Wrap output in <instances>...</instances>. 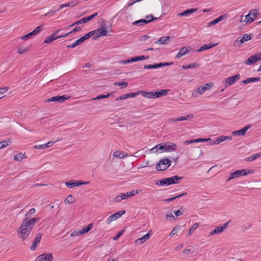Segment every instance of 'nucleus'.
I'll return each instance as SVG.
<instances>
[{
    "mask_svg": "<svg viewBox=\"0 0 261 261\" xmlns=\"http://www.w3.org/2000/svg\"><path fill=\"white\" fill-rule=\"evenodd\" d=\"M260 18V17H246V19H247V21H243L242 17L241 19H240V22L242 23L243 22H245L246 23H248V22L251 23V22L254 21L256 19L259 20V19Z\"/></svg>",
    "mask_w": 261,
    "mask_h": 261,
    "instance_id": "09e8293b",
    "label": "nucleus"
},
{
    "mask_svg": "<svg viewBox=\"0 0 261 261\" xmlns=\"http://www.w3.org/2000/svg\"><path fill=\"white\" fill-rule=\"evenodd\" d=\"M30 46H31V45H29L28 47L24 48H21V47L20 46H19L17 48L18 53H19V54H22L24 53L29 51L30 50Z\"/></svg>",
    "mask_w": 261,
    "mask_h": 261,
    "instance_id": "3c124183",
    "label": "nucleus"
},
{
    "mask_svg": "<svg viewBox=\"0 0 261 261\" xmlns=\"http://www.w3.org/2000/svg\"><path fill=\"white\" fill-rule=\"evenodd\" d=\"M169 39V36L162 37L160 38L156 41H155V43L160 44H166L167 43V41H168Z\"/></svg>",
    "mask_w": 261,
    "mask_h": 261,
    "instance_id": "c756f323",
    "label": "nucleus"
},
{
    "mask_svg": "<svg viewBox=\"0 0 261 261\" xmlns=\"http://www.w3.org/2000/svg\"><path fill=\"white\" fill-rule=\"evenodd\" d=\"M171 165V161L167 158H164L160 160L159 162L156 164V170L159 171H164Z\"/></svg>",
    "mask_w": 261,
    "mask_h": 261,
    "instance_id": "7ed1b4c3",
    "label": "nucleus"
},
{
    "mask_svg": "<svg viewBox=\"0 0 261 261\" xmlns=\"http://www.w3.org/2000/svg\"><path fill=\"white\" fill-rule=\"evenodd\" d=\"M114 85L121 86V88L123 89L126 87L128 85V84L125 81L117 82L114 83Z\"/></svg>",
    "mask_w": 261,
    "mask_h": 261,
    "instance_id": "5fc2aeb1",
    "label": "nucleus"
},
{
    "mask_svg": "<svg viewBox=\"0 0 261 261\" xmlns=\"http://www.w3.org/2000/svg\"><path fill=\"white\" fill-rule=\"evenodd\" d=\"M121 194H122V196L123 198V199H127L128 198L135 195L134 191L128 192L126 193H121Z\"/></svg>",
    "mask_w": 261,
    "mask_h": 261,
    "instance_id": "8fccbe9b",
    "label": "nucleus"
},
{
    "mask_svg": "<svg viewBox=\"0 0 261 261\" xmlns=\"http://www.w3.org/2000/svg\"><path fill=\"white\" fill-rule=\"evenodd\" d=\"M166 218L169 220H174L175 217L171 213H167L166 215Z\"/></svg>",
    "mask_w": 261,
    "mask_h": 261,
    "instance_id": "0e129e2a",
    "label": "nucleus"
},
{
    "mask_svg": "<svg viewBox=\"0 0 261 261\" xmlns=\"http://www.w3.org/2000/svg\"><path fill=\"white\" fill-rule=\"evenodd\" d=\"M177 146L171 142L164 143V152H171L176 150Z\"/></svg>",
    "mask_w": 261,
    "mask_h": 261,
    "instance_id": "f3484780",
    "label": "nucleus"
},
{
    "mask_svg": "<svg viewBox=\"0 0 261 261\" xmlns=\"http://www.w3.org/2000/svg\"><path fill=\"white\" fill-rule=\"evenodd\" d=\"M256 62L257 61L256 60V58H255L254 55H253L251 56L246 60H245L244 63L246 65H251Z\"/></svg>",
    "mask_w": 261,
    "mask_h": 261,
    "instance_id": "f704fd0d",
    "label": "nucleus"
},
{
    "mask_svg": "<svg viewBox=\"0 0 261 261\" xmlns=\"http://www.w3.org/2000/svg\"><path fill=\"white\" fill-rule=\"evenodd\" d=\"M160 68L159 63H155L152 65H145L144 68L146 69H156Z\"/></svg>",
    "mask_w": 261,
    "mask_h": 261,
    "instance_id": "a18cd8bd",
    "label": "nucleus"
},
{
    "mask_svg": "<svg viewBox=\"0 0 261 261\" xmlns=\"http://www.w3.org/2000/svg\"><path fill=\"white\" fill-rule=\"evenodd\" d=\"M260 156H261V152H259V153H256L254 154H252L250 156L246 158L245 159V160L247 162H251V161H253L256 160V159H257L258 157H260Z\"/></svg>",
    "mask_w": 261,
    "mask_h": 261,
    "instance_id": "4c0bfd02",
    "label": "nucleus"
},
{
    "mask_svg": "<svg viewBox=\"0 0 261 261\" xmlns=\"http://www.w3.org/2000/svg\"><path fill=\"white\" fill-rule=\"evenodd\" d=\"M216 44H212V43H208L203 45V46H201L197 51L198 52L202 51L204 50L209 49L210 48H212V47H214L215 45H216Z\"/></svg>",
    "mask_w": 261,
    "mask_h": 261,
    "instance_id": "7c9ffc66",
    "label": "nucleus"
},
{
    "mask_svg": "<svg viewBox=\"0 0 261 261\" xmlns=\"http://www.w3.org/2000/svg\"><path fill=\"white\" fill-rule=\"evenodd\" d=\"M53 259L51 253H44L39 255L35 261H52Z\"/></svg>",
    "mask_w": 261,
    "mask_h": 261,
    "instance_id": "dca6fc26",
    "label": "nucleus"
},
{
    "mask_svg": "<svg viewBox=\"0 0 261 261\" xmlns=\"http://www.w3.org/2000/svg\"><path fill=\"white\" fill-rule=\"evenodd\" d=\"M60 31V30H57L55 31L51 35L47 37H46L44 40V42L45 43L48 44L52 42L54 40H56L58 39H59V36L57 35L59 32Z\"/></svg>",
    "mask_w": 261,
    "mask_h": 261,
    "instance_id": "4468645a",
    "label": "nucleus"
},
{
    "mask_svg": "<svg viewBox=\"0 0 261 261\" xmlns=\"http://www.w3.org/2000/svg\"><path fill=\"white\" fill-rule=\"evenodd\" d=\"M164 143L158 144L154 147L150 149V153H158V151L161 150V152H164Z\"/></svg>",
    "mask_w": 261,
    "mask_h": 261,
    "instance_id": "5701e85b",
    "label": "nucleus"
},
{
    "mask_svg": "<svg viewBox=\"0 0 261 261\" xmlns=\"http://www.w3.org/2000/svg\"><path fill=\"white\" fill-rule=\"evenodd\" d=\"M187 194V193H183L179 194L175 197L165 199L164 201L167 202H170L176 198H180V197L186 195Z\"/></svg>",
    "mask_w": 261,
    "mask_h": 261,
    "instance_id": "37998d69",
    "label": "nucleus"
},
{
    "mask_svg": "<svg viewBox=\"0 0 261 261\" xmlns=\"http://www.w3.org/2000/svg\"><path fill=\"white\" fill-rule=\"evenodd\" d=\"M8 143H11V141L9 140H8L7 141H3L0 142V149L8 146L9 145Z\"/></svg>",
    "mask_w": 261,
    "mask_h": 261,
    "instance_id": "052dcab7",
    "label": "nucleus"
},
{
    "mask_svg": "<svg viewBox=\"0 0 261 261\" xmlns=\"http://www.w3.org/2000/svg\"><path fill=\"white\" fill-rule=\"evenodd\" d=\"M73 2H69L66 4H62L60 6L59 8H54L50 11L48 13H46L44 15L46 16L47 14L50 15H54L56 14V12H58L60 9H61L64 7H72L74 6Z\"/></svg>",
    "mask_w": 261,
    "mask_h": 261,
    "instance_id": "1a4fd4ad",
    "label": "nucleus"
},
{
    "mask_svg": "<svg viewBox=\"0 0 261 261\" xmlns=\"http://www.w3.org/2000/svg\"><path fill=\"white\" fill-rule=\"evenodd\" d=\"M183 176L180 177L177 175L173 176L170 177L163 178L162 179L155 181V184L157 186H169L171 185L178 183V180L182 179Z\"/></svg>",
    "mask_w": 261,
    "mask_h": 261,
    "instance_id": "f257e3e1",
    "label": "nucleus"
},
{
    "mask_svg": "<svg viewBox=\"0 0 261 261\" xmlns=\"http://www.w3.org/2000/svg\"><path fill=\"white\" fill-rule=\"evenodd\" d=\"M251 125L248 124L240 130L233 131L231 134L233 136H242L246 134V132L251 127Z\"/></svg>",
    "mask_w": 261,
    "mask_h": 261,
    "instance_id": "2eb2a0df",
    "label": "nucleus"
},
{
    "mask_svg": "<svg viewBox=\"0 0 261 261\" xmlns=\"http://www.w3.org/2000/svg\"><path fill=\"white\" fill-rule=\"evenodd\" d=\"M252 35L247 34H245L243 35L242 36L239 37L234 42H233V46L236 47L240 46L242 44L244 43L246 41L250 40L251 39V36Z\"/></svg>",
    "mask_w": 261,
    "mask_h": 261,
    "instance_id": "39448f33",
    "label": "nucleus"
},
{
    "mask_svg": "<svg viewBox=\"0 0 261 261\" xmlns=\"http://www.w3.org/2000/svg\"><path fill=\"white\" fill-rule=\"evenodd\" d=\"M151 18L148 20H146L144 19H141L138 20H136L134 21L132 24L135 25L137 26H142L149 22H151L155 20H157L160 17H150Z\"/></svg>",
    "mask_w": 261,
    "mask_h": 261,
    "instance_id": "f8f14e48",
    "label": "nucleus"
},
{
    "mask_svg": "<svg viewBox=\"0 0 261 261\" xmlns=\"http://www.w3.org/2000/svg\"><path fill=\"white\" fill-rule=\"evenodd\" d=\"M41 237L42 234L40 233H39L37 234L32 243V245L30 247V250H34L37 248L39 243L40 242Z\"/></svg>",
    "mask_w": 261,
    "mask_h": 261,
    "instance_id": "4be33fe9",
    "label": "nucleus"
},
{
    "mask_svg": "<svg viewBox=\"0 0 261 261\" xmlns=\"http://www.w3.org/2000/svg\"><path fill=\"white\" fill-rule=\"evenodd\" d=\"M254 172V170L248 169L236 170L230 173L229 177L226 179V181H228L234 178L253 174Z\"/></svg>",
    "mask_w": 261,
    "mask_h": 261,
    "instance_id": "f03ea898",
    "label": "nucleus"
},
{
    "mask_svg": "<svg viewBox=\"0 0 261 261\" xmlns=\"http://www.w3.org/2000/svg\"><path fill=\"white\" fill-rule=\"evenodd\" d=\"M141 1L142 0H133L132 2L130 3H129L127 5V6H126V8L125 7L123 10H122L121 11H120L119 13H118L117 14V15H119V14L120 15H122L124 13V11H125V9H127L128 7L131 6L134 4H135V3L139 2Z\"/></svg>",
    "mask_w": 261,
    "mask_h": 261,
    "instance_id": "79ce46f5",
    "label": "nucleus"
},
{
    "mask_svg": "<svg viewBox=\"0 0 261 261\" xmlns=\"http://www.w3.org/2000/svg\"><path fill=\"white\" fill-rule=\"evenodd\" d=\"M194 117V115L193 114H189L186 116H180L176 118H170L169 120V122H174L176 121H181L185 120H190L191 118Z\"/></svg>",
    "mask_w": 261,
    "mask_h": 261,
    "instance_id": "6ab92c4d",
    "label": "nucleus"
},
{
    "mask_svg": "<svg viewBox=\"0 0 261 261\" xmlns=\"http://www.w3.org/2000/svg\"><path fill=\"white\" fill-rule=\"evenodd\" d=\"M244 13L241 15L240 16H257L259 15V14L256 11L255 9H253L250 11L249 13L248 14L244 15Z\"/></svg>",
    "mask_w": 261,
    "mask_h": 261,
    "instance_id": "de8ad7c7",
    "label": "nucleus"
},
{
    "mask_svg": "<svg viewBox=\"0 0 261 261\" xmlns=\"http://www.w3.org/2000/svg\"><path fill=\"white\" fill-rule=\"evenodd\" d=\"M39 218L34 217L30 219L28 217L25 218L23 220V225L25 224V226L30 227L32 228L33 226L39 220Z\"/></svg>",
    "mask_w": 261,
    "mask_h": 261,
    "instance_id": "6e6552de",
    "label": "nucleus"
},
{
    "mask_svg": "<svg viewBox=\"0 0 261 261\" xmlns=\"http://www.w3.org/2000/svg\"><path fill=\"white\" fill-rule=\"evenodd\" d=\"M126 212L124 210L117 212L111 215L107 219V223L110 224L112 221L116 220L120 218L122 215L125 214Z\"/></svg>",
    "mask_w": 261,
    "mask_h": 261,
    "instance_id": "9b49d317",
    "label": "nucleus"
},
{
    "mask_svg": "<svg viewBox=\"0 0 261 261\" xmlns=\"http://www.w3.org/2000/svg\"><path fill=\"white\" fill-rule=\"evenodd\" d=\"M124 231H125L124 229H122V230L118 231L117 233V234L115 236L113 237V240L114 241L117 240L122 236V234L124 233Z\"/></svg>",
    "mask_w": 261,
    "mask_h": 261,
    "instance_id": "bf43d9fd",
    "label": "nucleus"
},
{
    "mask_svg": "<svg viewBox=\"0 0 261 261\" xmlns=\"http://www.w3.org/2000/svg\"><path fill=\"white\" fill-rule=\"evenodd\" d=\"M140 93H141V91H136L135 92H132L128 94H126L125 97L126 98H130V97H134L138 95Z\"/></svg>",
    "mask_w": 261,
    "mask_h": 261,
    "instance_id": "4d7b16f0",
    "label": "nucleus"
},
{
    "mask_svg": "<svg viewBox=\"0 0 261 261\" xmlns=\"http://www.w3.org/2000/svg\"><path fill=\"white\" fill-rule=\"evenodd\" d=\"M56 141L53 142V141H50L47 143H46L42 145H35L34 146V147L36 149H44L45 148H47L51 146Z\"/></svg>",
    "mask_w": 261,
    "mask_h": 261,
    "instance_id": "c85d7f7f",
    "label": "nucleus"
},
{
    "mask_svg": "<svg viewBox=\"0 0 261 261\" xmlns=\"http://www.w3.org/2000/svg\"><path fill=\"white\" fill-rule=\"evenodd\" d=\"M188 52L189 50H188L187 48L186 47H183L180 49L179 51L176 56V58H179L183 56L186 55Z\"/></svg>",
    "mask_w": 261,
    "mask_h": 261,
    "instance_id": "2f4dec72",
    "label": "nucleus"
},
{
    "mask_svg": "<svg viewBox=\"0 0 261 261\" xmlns=\"http://www.w3.org/2000/svg\"><path fill=\"white\" fill-rule=\"evenodd\" d=\"M254 56L257 62L261 60V52L256 53L254 54Z\"/></svg>",
    "mask_w": 261,
    "mask_h": 261,
    "instance_id": "338daca9",
    "label": "nucleus"
},
{
    "mask_svg": "<svg viewBox=\"0 0 261 261\" xmlns=\"http://www.w3.org/2000/svg\"><path fill=\"white\" fill-rule=\"evenodd\" d=\"M32 228L29 226H25V224L23 225V221L20 226L17 229V232L20 233L21 236L19 237L24 240L26 239V236H28L31 232Z\"/></svg>",
    "mask_w": 261,
    "mask_h": 261,
    "instance_id": "20e7f679",
    "label": "nucleus"
},
{
    "mask_svg": "<svg viewBox=\"0 0 261 261\" xmlns=\"http://www.w3.org/2000/svg\"><path fill=\"white\" fill-rule=\"evenodd\" d=\"M94 31L95 33L94 36L92 37V39L93 40H96L98 37L102 36H106L108 34V30H105V27H101L98 28L97 29H96L95 30H93Z\"/></svg>",
    "mask_w": 261,
    "mask_h": 261,
    "instance_id": "9d476101",
    "label": "nucleus"
},
{
    "mask_svg": "<svg viewBox=\"0 0 261 261\" xmlns=\"http://www.w3.org/2000/svg\"><path fill=\"white\" fill-rule=\"evenodd\" d=\"M211 138L205 139V138H198L194 140H186L183 142V144L184 145H189L192 144L193 143H199V142H207L208 141H211Z\"/></svg>",
    "mask_w": 261,
    "mask_h": 261,
    "instance_id": "412c9836",
    "label": "nucleus"
},
{
    "mask_svg": "<svg viewBox=\"0 0 261 261\" xmlns=\"http://www.w3.org/2000/svg\"><path fill=\"white\" fill-rule=\"evenodd\" d=\"M93 224H89L86 227H85L82 229V230L79 231V236H81L83 234L88 232L92 228Z\"/></svg>",
    "mask_w": 261,
    "mask_h": 261,
    "instance_id": "72a5a7b5",
    "label": "nucleus"
},
{
    "mask_svg": "<svg viewBox=\"0 0 261 261\" xmlns=\"http://www.w3.org/2000/svg\"><path fill=\"white\" fill-rule=\"evenodd\" d=\"M169 90L161 89L156 91V98H159L163 96L167 95Z\"/></svg>",
    "mask_w": 261,
    "mask_h": 261,
    "instance_id": "e433bc0d",
    "label": "nucleus"
},
{
    "mask_svg": "<svg viewBox=\"0 0 261 261\" xmlns=\"http://www.w3.org/2000/svg\"><path fill=\"white\" fill-rule=\"evenodd\" d=\"M44 25L41 24L35 29L32 32L34 35H36L39 33L43 29Z\"/></svg>",
    "mask_w": 261,
    "mask_h": 261,
    "instance_id": "6e6d98bb",
    "label": "nucleus"
},
{
    "mask_svg": "<svg viewBox=\"0 0 261 261\" xmlns=\"http://www.w3.org/2000/svg\"><path fill=\"white\" fill-rule=\"evenodd\" d=\"M228 223L229 222H227L225 223H224L223 226L216 227L212 232H211L210 234L212 235L222 232L224 229L227 228Z\"/></svg>",
    "mask_w": 261,
    "mask_h": 261,
    "instance_id": "b1692460",
    "label": "nucleus"
},
{
    "mask_svg": "<svg viewBox=\"0 0 261 261\" xmlns=\"http://www.w3.org/2000/svg\"><path fill=\"white\" fill-rule=\"evenodd\" d=\"M151 233V231H149L146 234L142 236V237L137 239L135 241V243L138 244H142L145 242L146 241L148 240L150 236V233Z\"/></svg>",
    "mask_w": 261,
    "mask_h": 261,
    "instance_id": "a878e982",
    "label": "nucleus"
},
{
    "mask_svg": "<svg viewBox=\"0 0 261 261\" xmlns=\"http://www.w3.org/2000/svg\"><path fill=\"white\" fill-rule=\"evenodd\" d=\"M225 17H217L216 19L208 23V26L211 27L212 25L217 24L220 21L223 20Z\"/></svg>",
    "mask_w": 261,
    "mask_h": 261,
    "instance_id": "c03bdc74",
    "label": "nucleus"
},
{
    "mask_svg": "<svg viewBox=\"0 0 261 261\" xmlns=\"http://www.w3.org/2000/svg\"><path fill=\"white\" fill-rule=\"evenodd\" d=\"M33 36H34V35L33 32H31L28 33L27 34L22 36L21 37V39L23 40H27V39L30 38Z\"/></svg>",
    "mask_w": 261,
    "mask_h": 261,
    "instance_id": "680f3d73",
    "label": "nucleus"
},
{
    "mask_svg": "<svg viewBox=\"0 0 261 261\" xmlns=\"http://www.w3.org/2000/svg\"><path fill=\"white\" fill-rule=\"evenodd\" d=\"M199 225V224L198 223L194 224L189 229L188 235H191L194 232V231L198 228Z\"/></svg>",
    "mask_w": 261,
    "mask_h": 261,
    "instance_id": "864d4df0",
    "label": "nucleus"
},
{
    "mask_svg": "<svg viewBox=\"0 0 261 261\" xmlns=\"http://www.w3.org/2000/svg\"><path fill=\"white\" fill-rule=\"evenodd\" d=\"M185 209L184 208V207L182 206H181L179 210L174 211V213L175 216L178 217V216L181 215L184 213V212L185 211Z\"/></svg>",
    "mask_w": 261,
    "mask_h": 261,
    "instance_id": "13d9d810",
    "label": "nucleus"
},
{
    "mask_svg": "<svg viewBox=\"0 0 261 261\" xmlns=\"http://www.w3.org/2000/svg\"><path fill=\"white\" fill-rule=\"evenodd\" d=\"M75 201V198L71 195L68 196L65 199V204H71Z\"/></svg>",
    "mask_w": 261,
    "mask_h": 261,
    "instance_id": "49530a36",
    "label": "nucleus"
},
{
    "mask_svg": "<svg viewBox=\"0 0 261 261\" xmlns=\"http://www.w3.org/2000/svg\"><path fill=\"white\" fill-rule=\"evenodd\" d=\"M114 93V92H112L111 93H108L106 95L101 94L99 95H97L96 97L91 98V100H99V99H101L108 98L109 96H112L113 95Z\"/></svg>",
    "mask_w": 261,
    "mask_h": 261,
    "instance_id": "c9c22d12",
    "label": "nucleus"
},
{
    "mask_svg": "<svg viewBox=\"0 0 261 261\" xmlns=\"http://www.w3.org/2000/svg\"><path fill=\"white\" fill-rule=\"evenodd\" d=\"M214 84L212 82L205 84L203 86H200L197 88L196 92L199 94H202L206 90H209L213 86Z\"/></svg>",
    "mask_w": 261,
    "mask_h": 261,
    "instance_id": "a211bd4d",
    "label": "nucleus"
},
{
    "mask_svg": "<svg viewBox=\"0 0 261 261\" xmlns=\"http://www.w3.org/2000/svg\"><path fill=\"white\" fill-rule=\"evenodd\" d=\"M90 184V181H83L82 180H71L65 182V185L69 188H73L74 187L82 185H86Z\"/></svg>",
    "mask_w": 261,
    "mask_h": 261,
    "instance_id": "423d86ee",
    "label": "nucleus"
},
{
    "mask_svg": "<svg viewBox=\"0 0 261 261\" xmlns=\"http://www.w3.org/2000/svg\"><path fill=\"white\" fill-rule=\"evenodd\" d=\"M224 141V136H221L216 138L214 142H211L210 145L219 144Z\"/></svg>",
    "mask_w": 261,
    "mask_h": 261,
    "instance_id": "ea45409f",
    "label": "nucleus"
},
{
    "mask_svg": "<svg viewBox=\"0 0 261 261\" xmlns=\"http://www.w3.org/2000/svg\"><path fill=\"white\" fill-rule=\"evenodd\" d=\"M36 212V210L34 208H31L28 212H27L25 214V216L28 218L30 216H32L35 214Z\"/></svg>",
    "mask_w": 261,
    "mask_h": 261,
    "instance_id": "e2e57ef3",
    "label": "nucleus"
},
{
    "mask_svg": "<svg viewBox=\"0 0 261 261\" xmlns=\"http://www.w3.org/2000/svg\"><path fill=\"white\" fill-rule=\"evenodd\" d=\"M94 17H83L81 20H79L78 21H75V22L73 23L71 25H69V27H72L74 25H80L82 24L85 23L91 20H92Z\"/></svg>",
    "mask_w": 261,
    "mask_h": 261,
    "instance_id": "bb28decb",
    "label": "nucleus"
},
{
    "mask_svg": "<svg viewBox=\"0 0 261 261\" xmlns=\"http://www.w3.org/2000/svg\"><path fill=\"white\" fill-rule=\"evenodd\" d=\"M127 155V154L124 155L123 153H121L120 151H116L113 153L114 156L119 159H123Z\"/></svg>",
    "mask_w": 261,
    "mask_h": 261,
    "instance_id": "603ef678",
    "label": "nucleus"
},
{
    "mask_svg": "<svg viewBox=\"0 0 261 261\" xmlns=\"http://www.w3.org/2000/svg\"><path fill=\"white\" fill-rule=\"evenodd\" d=\"M113 22V19H110V20H107L102 18L98 22V23H100V26L101 27H105V30L110 28L112 26Z\"/></svg>",
    "mask_w": 261,
    "mask_h": 261,
    "instance_id": "aec40b11",
    "label": "nucleus"
},
{
    "mask_svg": "<svg viewBox=\"0 0 261 261\" xmlns=\"http://www.w3.org/2000/svg\"><path fill=\"white\" fill-rule=\"evenodd\" d=\"M141 95L145 97L148 98H156V91H149V92H146L142 91H141Z\"/></svg>",
    "mask_w": 261,
    "mask_h": 261,
    "instance_id": "393cba45",
    "label": "nucleus"
},
{
    "mask_svg": "<svg viewBox=\"0 0 261 261\" xmlns=\"http://www.w3.org/2000/svg\"><path fill=\"white\" fill-rule=\"evenodd\" d=\"M25 158H27V155L25 153H18L15 155H14V160L16 161H20L22 159Z\"/></svg>",
    "mask_w": 261,
    "mask_h": 261,
    "instance_id": "58836bf2",
    "label": "nucleus"
},
{
    "mask_svg": "<svg viewBox=\"0 0 261 261\" xmlns=\"http://www.w3.org/2000/svg\"><path fill=\"white\" fill-rule=\"evenodd\" d=\"M173 64V62H165V63H159L160 68L163 67H166Z\"/></svg>",
    "mask_w": 261,
    "mask_h": 261,
    "instance_id": "69168bd1",
    "label": "nucleus"
},
{
    "mask_svg": "<svg viewBox=\"0 0 261 261\" xmlns=\"http://www.w3.org/2000/svg\"><path fill=\"white\" fill-rule=\"evenodd\" d=\"M83 42H82L81 38L74 41L72 44H69L66 46L67 48H74L77 45H79Z\"/></svg>",
    "mask_w": 261,
    "mask_h": 261,
    "instance_id": "a19ab883",
    "label": "nucleus"
},
{
    "mask_svg": "<svg viewBox=\"0 0 261 261\" xmlns=\"http://www.w3.org/2000/svg\"><path fill=\"white\" fill-rule=\"evenodd\" d=\"M197 10V9H195V8H191L190 9H187V10H186L182 12L178 13L177 14V16H187V15L192 14L193 12L196 11Z\"/></svg>",
    "mask_w": 261,
    "mask_h": 261,
    "instance_id": "cd10ccee",
    "label": "nucleus"
},
{
    "mask_svg": "<svg viewBox=\"0 0 261 261\" xmlns=\"http://www.w3.org/2000/svg\"><path fill=\"white\" fill-rule=\"evenodd\" d=\"M240 79V75L239 73L236 74L233 76L227 77L225 79V82L226 84V87L228 85L230 86L233 84L237 81Z\"/></svg>",
    "mask_w": 261,
    "mask_h": 261,
    "instance_id": "ddd939ff",
    "label": "nucleus"
},
{
    "mask_svg": "<svg viewBox=\"0 0 261 261\" xmlns=\"http://www.w3.org/2000/svg\"><path fill=\"white\" fill-rule=\"evenodd\" d=\"M69 96H67L66 95H63L61 96L57 95L51 97L50 98L46 100V102H57L59 103H62L64 102L65 100H67L70 98Z\"/></svg>",
    "mask_w": 261,
    "mask_h": 261,
    "instance_id": "0eeeda50",
    "label": "nucleus"
},
{
    "mask_svg": "<svg viewBox=\"0 0 261 261\" xmlns=\"http://www.w3.org/2000/svg\"><path fill=\"white\" fill-rule=\"evenodd\" d=\"M90 38V37L89 36L88 33H87V34H85L84 36L81 37V39L82 42H84L85 41H86V40Z\"/></svg>",
    "mask_w": 261,
    "mask_h": 261,
    "instance_id": "774afa93",
    "label": "nucleus"
},
{
    "mask_svg": "<svg viewBox=\"0 0 261 261\" xmlns=\"http://www.w3.org/2000/svg\"><path fill=\"white\" fill-rule=\"evenodd\" d=\"M260 79L259 77H250L242 81V83L244 84H248L252 82H258L260 80Z\"/></svg>",
    "mask_w": 261,
    "mask_h": 261,
    "instance_id": "473e14b6",
    "label": "nucleus"
}]
</instances>
